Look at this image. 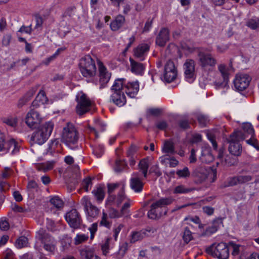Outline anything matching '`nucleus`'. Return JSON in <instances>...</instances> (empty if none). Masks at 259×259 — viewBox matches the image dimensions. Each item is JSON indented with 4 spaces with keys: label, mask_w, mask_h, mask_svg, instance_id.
Listing matches in <instances>:
<instances>
[{
    "label": "nucleus",
    "mask_w": 259,
    "mask_h": 259,
    "mask_svg": "<svg viewBox=\"0 0 259 259\" xmlns=\"http://www.w3.org/2000/svg\"><path fill=\"white\" fill-rule=\"evenodd\" d=\"M149 167V163L147 159L144 158L142 159L139 163V167L140 169V172L143 176L144 178H146L148 168Z\"/></svg>",
    "instance_id": "72a5a7b5"
},
{
    "label": "nucleus",
    "mask_w": 259,
    "mask_h": 259,
    "mask_svg": "<svg viewBox=\"0 0 259 259\" xmlns=\"http://www.w3.org/2000/svg\"><path fill=\"white\" fill-rule=\"evenodd\" d=\"M124 225L122 224H117L115 225L113 229V237L114 240L116 241L117 240L118 236L121 230L123 228Z\"/></svg>",
    "instance_id": "5fc2aeb1"
},
{
    "label": "nucleus",
    "mask_w": 259,
    "mask_h": 259,
    "mask_svg": "<svg viewBox=\"0 0 259 259\" xmlns=\"http://www.w3.org/2000/svg\"><path fill=\"white\" fill-rule=\"evenodd\" d=\"M54 127V124L52 122L49 121L44 124L40 132H43L44 135L48 139L51 134Z\"/></svg>",
    "instance_id": "e433bc0d"
},
{
    "label": "nucleus",
    "mask_w": 259,
    "mask_h": 259,
    "mask_svg": "<svg viewBox=\"0 0 259 259\" xmlns=\"http://www.w3.org/2000/svg\"><path fill=\"white\" fill-rule=\"evenodd\" d=\"M117 79H123L124 80V84L122 90L129 97L131 98L136 97L139 91L138 81L126 82L124 78H117Z\"/></svg>",
    "instance_id": "9b49d317"
},
{
    "label": "nucleus",
    "mask_w": 259,
    "mask_h": 259,
    "mask_svg": "<svg viewBox=\"0 0 259 259\" xmlns=\"http://www.w3.org/2000/svg\"><path fill=\"white\" fill-rule=\"evenodd\" d=\"M150 207L151 208L148 212V216L151 219H156L160 218L162 215L166 214L167 213L166 210H162L157 206L153 207L152 204Z\"/></svg>",
    "instance_id": "5701e85b"
},
{
    "label": "nucleus",
    "mask_w": 259,
    "mask_h": 259,
    "mask_svg": "<svg viewBox=\"0 0 259 259\" xmlns=\"http://www.w3.org/2000/svg\"><path fill=\"white\" fill-rule=\"evenodd\" d=\"M111 225L112 222L109 220L108 214L104 211H103L101 220L99 222V226L110 229Z\"/></svg>",
    "instance_id": "c9c22d12"
},
{
    "label": "nucleus",
    "mask_w": 259,
    "mask_h": 259,
    "mask_svg": "<svg viewBox=\"0 0 259 259\" xmlns=\"http://www.w3.org/2000/svg\"><path fill=\"white\" fill-rule=\"evenodd\" d=\"M218 230V228L216 226L213 225L209 226L206 228L205 231L202 234V236H209L214 233Z\"/></svg>",
    "instance_id": "3c124183"
},
{
    "label": "nucleus",
    "mask_w": 259,
    "mask_h": 259,
    "mask_svg": "<svg viewBox=\"0 0 259 259\" xmlns=\"http://www.w3.org/2000/svg\"><path fill=\"white\" fill-rule=\"evenodd\" d=\"M241 131L247 136L248 139H246V144L251 146H259V141L255 137L253 128L250 123H244Z\"/></svg>",
    "instance_id": "9d476101"
},
{
    "label": "nucleus",
    "mask_w": 259,
    "mask_h": 259,
    "mask_svg": "<svg viewBox=\"0 0 259 259\" xmlns=\"http://www.w3.org/2000/svg\"><path fill=\"white\" fill-rule=\"evenodd\" d=\"M2 120L3 123L14 128L16 127L18 124V118L16 117L8 116L3 117Z\"/></svg>",
    "instance_id": "4c0bfd02"
},
{
    "label": "nucleus",
    "mask_w": 259,
    "mask_h": 259,
    "mask_svg": "<svg viewBox=\"0 0 259 259\" xmlns=\"http://www.w3.org/2000/svg\"><path fill=\"white\" fill-rule=\"evenodd\" d=\"M77 104L76 106V111L79 115L89 112L91 108L92 102L86 94L80 92L76 96Z\"/></svg>",
    "instance_id": "39448f33"
},
{
    "label": "nucleus",
    "mask_w": 259,
    "mask_h": 259,
    "mask_svg": "<svg viewBox=\"0 0 259 259\" xmlns=\"http://www.w3.org/2000/svg\"><path fill=\"white\" fill-rule=\"evenodd\" d=\"M47 140L48 138L44 135L43 132L38 131L32 135L30 140V143L31 145L34 144L42 145Z\"/></svg>",
    "instance_id": "412c9836"
},
{
    "label": "nucleus",
    "mask_w": 259,
    "mask_h": 259,
    "mask_svg": "<svg viewBox=\"0 0 259 259\" xmlns=\"http://www.w3.org/2000/svg\"><path fill=\"white\" fill-rule=\"evenodd\" d=\"M183 237L184 241L187 243L192 240V233L189 228H185Z\"/></svg>",
    "instance_id": "864d4df0"
},
{
    "label": "nucleus",
    "mask_w": 259,
    "mask_h": 259,
    "mask_svg": "<svg viewBox=\"0 0 259 259\" xmlns=\"http://www.w3.org/2000/svg\"><path fill=\"white\" fill-rule=\"evenodd\" d=\"M201 151L200 159L202 162L208 163L213 160V156L211 153L209 147H201Z\"/></svg>",
    "instance_id": "b1692460"
},
{
    "label": "nucleus",
    "mask_w": 259,
    "mask_h": 259,
    "mask_svg": "<svg viewBox=\"0 0 259 259\" xmlns=\"http://www.w3.org/2000/svg\"><path fill=\"white\" fill-rule=\"evenodd\" d=\"M218 70L221 73L223 80L222 82L215 81V84L218 88H224L227 85L229 82V69L225 64H221L218 66Z\"/></svg>",
    "instance_id": "a211bd4d"
},
{
    "label": "nucleus",
    "mask_w": 259,
    "mask_h": 259,
    "mask_svg": "<svg viewBox=\"0 0 259 259\" xmlns=\"http://www.w3.org/2000/svg\"><path fill=\"white\" fill-rule=\"evenodd\" d=\"M36 237L38 240L40 241L43 245H45V244L49 243V242L48 241L49 238L50 239L49 240H54V239L44 230H40L37 233Z\"/></svg>",
    "instance_id": "473e14b6"
},
{
    "label": "nucleus",
    "mask_w": 259,
    "mask_h": 259,
    "mask_svg": "<svg viewBox=\"0 0 259 259\" xmlns=\"http://www.w3.org/2000/svg\"><path fill=\"white\" fill-rule=\"evenodd\" d=\"M50 203L58 209L62 208L64 206L63 200L58 196H55L50 200Z\"/></svg>",
    "instance_id": "79ce46f5"
},
{
    "label": "nucleus",
    "mask_w": 259,
    "mask_h": 259,
    "mask_svg": "<svg viewBox=\"0 0 259 259\" xmlns=\"http://www.w3.org/2000/svg\"><path fill=\"white\" fill-rule=\"evenodd\" d=\"M79 68L82 75L88 79V82L95 76L97 67L95 61L90 55H85L79 60Z\"/></svg>",
    "instance_id": "f257e3e1"
},
{
    "label": "nucleus",
    "mask_w": 259,
    "mask_h": 259,
    "mask_svg": "<svg viewBox=\"0 0 259 259\" xmlns=\"http://www.w3.org/2000/svg\"><path fill=\"white\" fill-rule=\"evenodd\" d=\"M42 121V117L35 108L31 107L30 111L27 113L25 121L27 125L32 128H37Z\"/></svg>",
    "instance_id": "6e6552de"
},
{
    "label": "nucleus",
    "mask_w": 259,
    "mask_h": 259,
    "mask_svg": "<svg viewBox=\"0 0 259 259\" xmlns=\"http://www.w3.org/2000/svg\"><path fill=\"white\" fill-rule=\"evenodd\" d=\"M97 64L98 67V77L99 78V80H94L93 78L91 81L96 85H98L99 84V89H102L106 87L107 83L109 81L111 76V73L108 70L106 67L100 60H98Z\"/></svg>",
    "instance_id": "20e7f679"
},
{
    "label": "nucleus",
    "mask_w": 259,
    "mask_h": 259,
    "mask_svg": "<svg viewBox=\"0 0 259 259\" xmlns=\"http://www.w3.org/2000/svg\"><path fill=\"white\" fill-rule=\"evenodd\" d=\"M246 139H248L247 136H245L241 131L236 130L230 135L227 141L230 144H233L241 146L243 144V141L246 143Z\"/></svg>",
    "instance_id": "dca6fc26"
},
{
    "label": "nucleus",
    "mask_w": 259,
    "mask_h": 259,
    "mask_svg": "<svg viewBox=\"0 0 259 259\" xmlns=\"http://www.w3.org/2000/svg\"><path fill=\"white\" fill-rule=\"evenodd\" d=\"M161 162L168 163L170 167H175L178 164V161L174 157L166 155L161 157Z\"/></svg>",
    "instance_id": "ea45409f"
},
{
    "label": "nucleus",
    "mask_w": 259,
    "mask_h": 259,
    "mask_svg": "<svg viewBox=\"0 0 259 259\" xmlns=\"http://www.w3.org/2000/svg\"><path fill=\"white\" fill-rule=\"evenodd\" d=\"M126 167L125 162L121 160H117L115 163L114 169L116 172H120Z\"/></svg>",
    "instance_id": "e2e57ef3"
},
{
    "label": "nucleus",
    "mask_w": 259,
    "mask_h": 259,
    "mask_svg": "<svg viewBox=\"0 0 259 259\" xmlns=\"http://www.w3.org/2000/svg\"><path fill=\"white\" fill-rule=\"evenodd\" d=\"M125 18L121 15H118L110 23V28L112 31H117L124 25Z\"/></svg>",
    "instance_id": "cd10ccee"
},
{
    "label": "nucleus",
    "mask_w": 259,
    "mask_h": 259,
    "mask_svg": "<svg viewBox=\"0 0 259 259\" xmlns=\"http://www.w3.org/2000/svg\"><path fill=\"white\" fill-rule=\"evenodd\" d=\"M239 184H242L251 180L252 177L250 175H239L237 176Z\"/></svg>",
    "instance_id": "69168bd1"
},
{
    "label": "nucleus",
    "mask_w": 259,
    "mask_h": 259,
    "mask_svg": "<svg viewBox=\"0 0 259 259\" xmlns=\"http://www.w3.org/2000/svg\"><path fill=\"white\" fill-rule=\"evenodd\" d=\"M192 190L191 188H186L184 185H179L177 186L174 190V193L175 194H185L188 193Z\"/></svg>",
    "instance_id": "49530a36"
},
{
    "label": "nucleus",
    "mask_w": 259,
    "mask_h": 259,
    "mask_svg": "<svg viewBox=\"0 0 259 259\" xmlns=\"http://www.w3.org/2000/svg\"><path fill=\"white\" fill-rule=\"evenodd\" d=\"M156 232V230L150 227L140 231H133L130 235V242L135 243L139 241L146 236L150 235Z\"/></svg>",
    "instance_id": "2eb2a0df"
},
{
    "label": "nucleus",
    "mask_w": 259,
    "mask_h": 259,
    "mask_svg": "<svg viewBox=\"0 0 259 259\" xmlns=\"http://www.w3.org/2000/svg\"><path fill=\"white\" fill-rule=\"evenodd\" d=\"M105 128L106 125L103 122L98 120L96 122L95 127H92L89 126L86 130L88 132L90 133V134H93L95 138H97L98 131L103 132L105 130Z\"/></svg>",
    "instance_id": "7c9ffc66"
},
{
    "label": "nucleus",
    "mask_w": 259,
    "mask_h": 259,
    "mask_svg": "<svg viewBox=\"0 0 259 259\" xmlns=\"http://www.w3.org/2000/svg\"><path fill=\"white\" fill-rule=\"evenodd\" d=\"M28 243L27 238L25 236H21L16 240L15 245L18 248H22L27 247Z\"/></svg>",
    "instance_id": "37998d69"
},
{
    "label": "nucleus",
    "mask_w": 259,
    "mask_h": 259,
    "mask_svg": "<svg viewBox=\"0 0 259 259\" xmlns=\"http://www.w3.org/2000/svg\"><path fill=\"white\" fill-rule=\"evenodd\" d=\"M81 185L83 189L86 192H88L92 185V178L90 177H88L84 179L82 181Z\"/></svg>",
    "instance_id": "4d7b16f0"
},
{
    "label": "nucleus",
    "mask_w": 259,
    "mask_h": 259,
    "mask_svg": "<svg viewBox=\"0 0 259 259\" xmlns=\"http://www.w3.org/2000/svg\"><path fill=\"white\" fill-rule=\"evenodd\" d=\"M78 139L77 132L73 124L68 123L63 128L62 140L66 144H74Z\"/></svg>",
    "instance_id": "423d86ee"
},
{
    "label": "nucleus",
    "mask_w": 259,
    "mask_h": 259,
    "mask_svg": "<svg viewBox=\"0 0 259 259\" xmlns=\"http://www.w3.org/2000/svg\"><path fill=\"white\" fill-rule=\"evenodd\" d=\"M123 83V79H115L111 88L112 94L110 97V101L119 107L123 106L126 102L124 92L122 90Z\"/></svg>",
    "instance_id": "f03ea898"
},
{
    "label": "nucleus",
    "mask_w": 259,
    "mask_h": 259,
    "mask_svg": "<svg viewBox=\"0 0 259 259\" xmlns=\"http://www.w3.org/2000/svg\"><path fill=\"white\" fill-rule=\"evenodd\" d=\"M65 219L71 228H78L81 223L80 214L75 209H72L68 212L65 215Z\"/></svg>",
    "instance_id": "f8f14e48"
},
{
    "label": "nucleus",
    "mask_w": 259,
    "mask_h": 259,
    "mask_svg": "<svg viewBox=\"0 0 259 259\" xmlns=\"http://www.w3.org/2000/svg\"><path fill=\"white\" fill-rule=\"evenodd\" d=\"M177 71L175 64L171 60L167 61L164 67V72Z\"/></svg>",
    "instance_id": "bf43d9fd"
},
{
    "label": "nucleus",
    "mask_w": 259,
    "mask_h": 259,
    "mask_svg": "<svg viewBox=\"0 0 259 259\" xmlns=\"http://www.w3.org/2000/svg\"><path fill=\"white\" fill-rule=\"evenodd\" d=\"M246 25L252 29H256L259 27V18L249 19L246 22Z\"/></svg>",
    "instance_id": "c03bdc74"
},
{
    "label": "nucleus",
    "mask_w": 259,
    "mask_h": 259,
    "mask_svg": "<svg viewBox=\"0 0 259 259\" xmlns=\"http://www.w3.org/2000/svg\"><path fill=\"white\" fill-rule=\"evenodd\" d=\"M62 50L61 48L58 49L53 55L44 60L42 63L46 65H48L51 62L57 58Z\"/></svg>",
    "instance_id": "8fccbe9b"
},
{
    "label": "nucleus",
    "mask_w": 259,
    "mask_h": 259,
    "mask_svg": "<svg viewBox=\"0 0 259 259\" xmlns=\"http://www.w3.org/2000/svg\"><path fill=\"white\" fill-rule=\"evenodd\" d=\"M242 147H229V151L234 156H239L242 152Z\"/></svg>",
    "instance_id": "0e129e2a"
},
{
    "label": "nucleus",
    "mask_w": 259,
    "mask_h": 259,
    "mask_svg": "<svg viewBox=\"0 0 259 259\" xmlns=\"http://www.w3.org/2000/svg\"><path fill=\"white\" fill-rule=\"evenodd\" d=\"M229 248H232V254L233 256L238 255L239 253L240 245L237 244L233 242H230L228 244Z\"/></svg>",
    "instance_id": "603ef678"
},
{
    "label": "nucleus",
    "mask_w": 259,
    "mask_h": 259,
    "mask_svg": "<svg viewBox=\"0 0 259 259\" xmlns=\"http://www.w3.org/2000/svg\"><path fill=\"white\" fill-rule=\"evenodd\" d=\"M177 75V71L169 72L167 71V72H164V77L167 82H170L176 79Z\"/></svg>",
    "instance_id": "de8ad7c7"
},
{
    "label": "nucleus",
    "mask_w": 259,
    "mask_h": 259,
    "mask_svg": "<svg viewBox=\"0 0 259 259\" xmlns=\"http://www.w3.org/2000/svg\"><path fill=\"white\" fill-rule=\"evenodd\" d=\"M222 162L224 166H231L236 164L237 161L236 158L227 155Z\"/></svg>",
    "instance_id": "09e8293b"
},
{
    "label": "nucleus",
    "mask_w": 259,
    "mask_h": 259,
    "mask_svg": "<svg viewBox=\"0 0 259 259\" xmlns=\"http://www.w3.org/2000/svg\"><path fill=\"white\" fill-rule=\"evenodd\" d=\"M131 71L133 73L137 75H142L144 71L145 67L143 64L139 63L130 58Z\"/></svg>",
    "instance_id": "c756f323"
},
{
    "label": "nucleus",
    "mask_w": 259,
    "mask_h": 259,
    "mask_svg": "<svg viewBox=\"0 0 259 259\" xmlns=\"http://www.w3.org/2000/svg\"><path fill=\"white\" fill-rule=\"evenodd\" d=\"M197 120L200 125L202 126H206L207 123L208 122L209 120L208 117L203 114H199L197 115Z\"/></svg>",
    "instance_id": "13d9d810"
},
{
    "label": "nucleus",
    "mask_w": 259,
    "mask_h": 259,
    "mask_svg": "<svg viewBox=\"0 0 259 259\" xmlns=\"http://www.w3.org/2000/svg\"><path fill=\"white\" fill-rule=\"evenodd\" d=\"M174 199L172 197L161 198L152 203L153 206H157L162 210H166V206L172 203Z\"/></svg>",
    "instance_id": "4be33fe9"
},
{
    "label": "nucleus",
    "mask_w": 259,
    "mask_h": 259,
    "mask_svg": "<svg viewBox=\"0 0 259 259\" xmlns=\"http://www.w3.org/2000/svg\"><path fill=\"white\" fill-rule=\"evenodd\" d=\"M144 178L140 172H134L132 174L130 179V187L135 192L139 193L142 191Z\"/></svg>",
    "instance_id": "ddd939ff"
},
{
    "label": "nucleus",
    "mask_w": 259,
    "mask_h": 259,
    "mask_svg": "<svg viewBox=\"0 0 259 259\" xmlns=\"http://www.w3.org/2000/svg\"><path fill=\"white\" fill-rule=\"evenodd\" d=\"M131 206L129 201L125 202L122 206L121 211L122 214L125 217H127L130 215V210L128 208Z\"/></svg>",
    "instance_id": "774afa93"
},
{
    "label": "nucleus",
    "mask_w": 259,
    "mask_h": 259,
    "mask_svg": "<svg viewBox=\"0 0 259 259\" xmlns=\"http://www.w3.org/2000/svg\"><path fill=\"white\" fill-rule=\"evenodd\" d=\"M56 163L55 160L47 161L45 162L35 164V168L38 171L47 172L52 169Z\"/></svg>",
    "instance_id": "bb28decb"
},
{
    "label": "nucleus",
    "mask_w": 259,
    "mask_h": 259,
    "mask_svg": "<svg viewBox=\"0 0 259 259\" xmlns=\"http://www.w3.org/2000/svg\"><path fill=\"white\" fill-rule=\"evenodd\" d=\"M251 79L248 74H237L234 80V87L238 91H243L248 87Z\"/></svg>",
    "instance_id": "4468645a"
},
{
    "label": "nucleus",
    "mask_w": 259,
    "mask_h": 259,
    "mask_svg": "<svg viewBox=\"0 0 259 259\" xmlns=\"http://www.w3.org/2000/svg\"><path fill=\"white\" fill-rule=\"evenodd\" d=\"M176 174L180 178L188 177L190 175L188 168L187 167H184L183 169L177 170Z\"/></svg>",
    "instance_id": "052dcab7"
},
{
    "label": "nucleus",
    "mask_w": 259,
    "mask_h": 259,
    "mask_svg": "<svg viewBox=\"0 0 259 259\" xmlns=\"http://www.w3.org/2000/svg\"><path fill=\"white\" fill-rule=\"evenodd\" d=\"M204 201H205L204 200H202V201H199V202L195 203H186L185 204L181 205H177L172 210V212L176 211H177L179 209H181L182 208H185L188 206H192V205H193L194 206L193 207L194 208H198L200 207L202 204H204Z\"/></svg>",
    "instance_id": "58836bf2"
},
{
    "label": "nucleus",
    "mask_w": 259,
    "mask_h": 259,
    "mask_svg": "<svg viewBox=\"0 0 259 259\" xmlns=\"http://www.w3.org/2000/svg\"><path fill=\"white\" fill-rule=\"evenodd\" d=\"M125 183L124 181H120L116 183H110L107 184L108 193L111 194L115 190L120 188V190H123Z\"/></svg>",
    "instance_id": "f704fd0d"
},
{
    "label": "nucleus",
    "mask_w": 259,
    "mask_h": 259,
    "mask_svg": "<svg viewBox=\"0 0 259 259\" xmlns=\"http://www.w3.org/2000/svg\"><path fill=\"white\" fill-rule=\"evenodd\" d=\"M197 55L199 65L203 68H213L217 64V59L211 53L199 51Z\"/></svg>",
    "instance_id": "0eeeda50"
},
{
    "label": "nucleus",
    "mask_w": 259,
    "mask_h": 259,
    "mask_svg": "<svg viewBox=\"0 0 259 259\" xmlns=\"http://www.w3.org/2000/svg\"><path fill=\"white\" fill-rule=\"evenodd\" d=\"M95 199L98 203H101L104 199L105 192V188L100 185H97L92 191Z\"/></svg>",
    "instance_id": "a878e982"
},
{
    "label": "nucleus",
    "mask_w": 259,
    "mask_h": 259,
    "mask_svg": "<svg viewBox=\"0 0 259 259\" xmlns=\"http://www.w3.org/2000/svg\"><path fill=\"white\" fill-rule=\"evenodd\" d=\"M48 101L46 97L45 92L43 90H40L35 98V99L32 103L31 108H37L40 104L44 105Z\"/></svg>",
    "instance_id": "393cba45"
},
{
    "label": "nucleus",
    "mask_w": 259,
    "mask_h": 259,
    "mask_svg": "<svg viewBox=\"0 0 259 259\" xmlns=\"http://www.w3.org/2000/svg\"><path fill=\"white\" fill-rule=\"evenodd\" d=\"M150 47L147 44H141L134 49V55L136 58L143 61L149 50Z\"/></svg>",
    "instance_id": "aec40b11"
},
{
    "label": "nucleus",
    "mask_w": 259,
    "mask_h": 259,
    "mask_svg": "<svg viewBox=\"0 0 259 259\" xmlns=\"http://www.w3.org/2000/svg\"><path fill=\"white\" fill-rule=\"evenodd\" d=\"M207 254L218 259H227L229 256L228 245L224 242L213 243L206 249Z\"/></svg>",
    "instance_id": "7ed1b4c3"
},
{
    "label": "nucleus",
    "mask_w": 259,
    "mask_h": 259,
    "mask_svg": "<svg viewBox=\"0 0 259 259\" xmlns=\"http://www.w3.org/2000/svg\"><path fill=\"white\" fill-rule=\"evenodd\" d=\"M217 170L216 169H210L207 172V174H203L202 176H199V174L196 171V175L200 177L201 181H204L207 180L209 182L212 183L214 182L217 179Z\"/></svg>",
    "instance_id": "c85d7f7f"
},
{
    "label": "nucleus",
    "mask_w": 259,
    "mask_h": 259,
    "mask_svg": "<svg viewBox=\"0 0 259 259\" xmlns=\"http://www.w3.org/2000/svg\"><path fill=\"white\" fill-rule=\"evenodd\" d=\"M169 31L165 27L162 28L156 38V44L159 47H164L169 40Z\"/></svg>",
    "instance_id": "6ab92c4d"
},
{
    "label": "nucleus",
    "mask_w": 259,
    "mask_h": 259,
    "mask_svg": "<svg viewBox=\"0 0 259 259\" xmlns=\"http://www.w3.org/2000/svg\"><path fill=\"white\" fill-rule=\"evenodd\" d=\"M81 257L84 259H101V258L95 253L94 251L90 248H85L80 251Z\"/></svg>",
    "instance_id": "2f4dec72"
},
{
    "label": "nucleus",
    "mask_w": 259,
    "mask_h": 259,
    "mask_svg": "<svg viewBox=\"0 0 259 259\" xmlns=\"http://www.w3.org/2000/svg\"><path fill=\"white\" fill-rule=\"evenodd\" d=\"M110 240L111 239L109 237L106 238L105 242L101 245L103 254L105 255H106L109 252Z\"/></svg>",
    "instance_id": "6e6d98bb"
},
{
    "label": "nucleus",
    "mask_w": 259,
    "mask_h": 259,
    "mask_svg": "<svg viewBox=\"0 0 259 259\" xmlns=\"http://www.w3.org/2000/svg\"><path fill=\"white\" fill-rule=\"evenodd\" d=\"M49 239H50L49 238ZM49 242V243L45 244V245H43L44 249L48 251L53 252L55 250V244L54 240H48Z\"/></svg>",
    "instance_id": "680f3d73"
},
{
    "label": "nucleus",
    "mask_w": 259,
    "mask_h": 259,
    "mask_svg": "<svg viewBox=\"0 0 259 259\" xmlns=\"http://www.w3.org/2000/svg\"><path fill=\"white\" fill-rule=\"evenodd\" d=\"M89 238L88 234H77L76 237L74 238V244L75 245H78L86 241Z\"/></svg>",
    "instance_id": "a18cd8bd"
},
{
    "label": "nucleus",
    "mask_w": 259,
    "mask_h": 259,
    "mask_svg": "<svg viewBox=\"0 0 259 259\" xmlns=\"http://www.w3.org/2000/svg\"><path fill=\"white\" fill-rule=\"evenodd\" d=\"M239 184L237 176L229 178L223 184L222 187L226 188Z\"/></svg>",
    "instance_id": "a19ab883"
},
{
    "label": "nucleus",
    "mask_w": 259,
    "mask_h": 259,
    "mask_svg": "<svg viewBox=\"0 0 259 259\" xmlns=\"http://www.w3.org/2000/svg\"><path fill=\"white\" fill-rule=\"evenodd\" d=\"M93 153L97 157H101L104 152V150L102 147H92Z\"/></svg>",
    "instance_id": "338daca9"
},
{
    "label": "nucleus",
    "mask_w": 259,
    "mask_h": 259,
    "mask_svg": "<svg viewBox=\"0 0 259 259\" xmlns=\"http://www.w3.org/2000/svg\"><path fill=\"white\" fill-rule=\"evenodd\" d=\"M195 61L192 59H187L184 64L185 76L189 82L192 81L195 76Z\"/></svg>",
    "instance_id": "f3484780"
},
{
    "label": "nucleus",
    "mask_w": 259,
    "mask_h": 259,
    "mask_svg": "<svg viewBox=\"0 0 259 259\" xmlns=\"http://www.w3.org/2000/svg\"><path fill=\"white\" fill-rule=\"evenodd\" d=\"M82 204L84 205L87 219L90 221L97 218L100 212V209L92 204L88 197H83L82 199Z\"/></svg>",
    "instance_id": "1a4fd4ad"
}]
</instances>
